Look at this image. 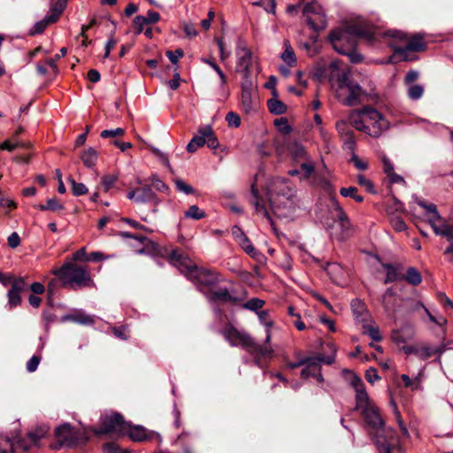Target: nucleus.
I'll return each instance as SVG.
<instances>
[{"instance_id":"nucleus-1","label":"nucleus","mask_w":453,"mask_h":453,"mask_svg":"<svg viewBox=\"0 0 453 453\" xmlns=\"http://www.w3.org/2000/svg\"><path fill=\"white\" fill-rule=\"evenodd\" d=\"M220 334L232 347L241 346L245 349L253 357L255 365L259 368H264L273 356L274 350L271 345L272 333L269 330L263 344L257 342L247 332L240 331L231 324L224 326Z\"/></svg>"},{"instance_id":"nucleus-2","label":"nucleus","mask_w":453,"mask_h":453,"mask_svg":"<svg viewBox=\"0 0 453 453\" xmlns=\"http://www.w3.org/2000/svg\"><path fill=\"white\" fill-rule=\"evenodd\" d=\"M378 35V30L372 25L359 22L332 30L328 39L337 52L345 54L357 46L358 39L373 44Z\"/></svg>"},{"instance_id":"nucleus-3","label":"nucleus","mask_w":453,"mask_h":453,"mask_svg":"<svg viewBox=\"0 0 453 453\" xmlns=\"http://www.w3.org/2000/svg\"><path fill=\"white\" fill-rule=\"evenodd\" d=\"M349 122L357 130L378 138L389 128L385 116L372 106H364L349 114Z\"/></svg>"},{"instance_id":"nucleus-4","label":"nucleus","mask_w":453,"mask_h":453,"mask_svg":"<svg viewBox=\"0 0 453 453\" xmlns=\"http://www.w3.org/2000/svg\"><path fill=\"white\" fill-rule=\"evenodd\" d=\"M63 288L73 290L95 288L96 283L88 265L75 262H65L59 268L51 271Z\"/></svg>"},{"instance_id":"nucleus-5","label":"nucleus","mask_w":453,"mask_h":453,"mask_svg":"<svg viewBox=\"0 0 453 453\" xmlns=\"http://www.w3.org/2000/svg\"><path fill=\"white\" fill-rule=\"evenodd\" d=\"M385 35L399 39L400 41L406 42L404 46L391 45L394 55L403 61L413 60V58L409 56L410 52L423 51L426 48V43L424 40V37L419 34L408 36L402 31L389 30L385 33Z\"/></svg>"},{"instance_id":"nucleus-6","label":"nucleus","mask_w":453,"mask_h":453,"mask_svg":"<svg viewBox=\"0 0 453 453\" xmlns=\"http://www.w3.org/2000/svg\"><path fill=\"white\" fill-rule=\"evenodd\" d=\"M331 203L334 224L330 227V235L339 242L346 241L354 234L355 228L347 213L334 197L331 198Z\"/></svg>"},{"instance_id":"nucleus-7","label":"nucleus","mask_w":453,"mask_h":453,"mask_svg":"<svg viewBox=\"0 0 453 453\" xmlns=\"http://www.w3.org/2000/svg\"><path fill=\"white\" fill-rule=\"evenodd\" d=\"M57 444L53 447L59 449L61 447L72 448L88 441V437L84 430L75 429L68 423H65L55 429Z\"/></svg>"},{"instance_id":"nucleus-8","label":"nucleus","mask_w":453,"mask_h":453,"mask_svg":"<svg viewBox=\"0 0 453 453\" xmlns=\"http://www.w3.org/2000/svg\"><path fill=\"white\" fill-rule=\"evenodd\" d=\"M418 204L426 210L427 219L436 234L453 239V227L445 224L434 203L426 204L424 201L418 200Z\"/></svg>"},{"instance_id":"nucleus-9","label":"nucleus","mask_w":453,"mask_h":453,"mask_svg":"<svg viewBox=\"0 0 453 453\" xmlns=\"http://www.w3.org/2000/svg\"><path fill=\"white\" fill-rule=\"evenodd\" d=\"M127 428V422L119 413H111L101 418V426L99 428L94 429L96 434H117L124 435L125 429Z\"/></svg>"},{"instance_id":"nucleus-10","label":"nucleus","mask_w":453,"mask_h":453,"mask_svg":"<svg viewBox=\"0 0 453 453\" xmlns=\"http://www.w3.org/2000/svg\"><path fill=\"white\" fill-rule=\"evenodd\" d=\"M303 14L310 27L315 32L324 30L326 27V17L323 8L316 2L307 3L303 10Z\"/></svg>"},{"instance_id":"nucleus-11","label":"nucleus","mask_w":453,"mask_h":453,"mask_svg":"<svg viewBox=\"0 0 453 453\" xmlns=\"http://www.w3.org/2000/svg\"><path fill=\"white\" fill-rule=\"evenodd\" d=\"M204 144L211 149H217L219 145L212 127L209 125L199 127L198 134L195 135L187 145V150L194 153Z\"/></svg>"},{"instance_id":"nucleus-12","label":"nucleus","mask_w":453,"mask_h":453,"mask_svg":"<svg viewBox=\"0 0 453 453\" xmlns=\"http://www.w3.org/2000/svg\"><path fill=\"white\" fill-rule=\"evenodd\" d=\"M202 290L218 284L221 279L218 272L203 267L195 266L187 277Z\"/></svg>"},{"instance_id":"nucleus-13","label":"nucleus","mask_w":453,"mask_h":453,"mask_svg":"<svg viewBox=\"0 0 453 453\" xmlns=\"http://www.w3.org/2000/svg\"><path fill=\"white\" fill-rule=\"evenodd\" d=\"M266 196L271 206H274L280 196L290 199L293 190L285 179L274 178L268 184Z\"/></svg>"},{"instance_id":"nucleus-14","label":"nucleus","mask_w":453,"mask_h":453,"mask_svg":"<svg viewBox=\"0 0 453 453\" xmlns=\"http://www.w3.org/2000/svg\"><path fill=\"white\" fill-rule=\"evenodd\" d=\"M236 72L242 73L245 76L250 74V68L253 63L254 56L247 43L239 40L235 49Z\"/></svg>"},{"instance_id":"nucleus-15","label":"nucleus","mask_w":453,"mask_h":453,"mask_svg":"<svg viewBox=\"0 0 453 453\" xmlns=\"http://www.w3.org/2000/svg\"><path fill=\"white\" fill-rule=\"evenodd\" d=\"M167 257L169 263L177 267L186 277H188L190 271L196 265L189 257L180 249L171 250Z\"/></svg>"},{"instance_id":"nucleus-16","label":"nucleus","mask_w":453,"mask_h":453,"mask_svg":"<svg viewBox=\"0 0 453 453\" xmlns=\"http://www.w3.org/2000/svg\"><path fill=\"white\" fill-rule=\"evenodd\" d=\"M303 361L305 364L301 371V377L303 379H308L311 376H316L317 372H320L321 363L331 365L334 362V357H324L323 355H318L315 357H304Z\"/></svg>"},{"instance_id":"nucleus-17","label":"nucleus","mask_w":453,"mask_h":453,"mask_svg":"<svg viewBox=\"0 0 453 453\" xmlns=\"http://www.w3.org/2000/svg\"><path fill=\"white\" fill-rule=\"evenodd\" d=\"M373 441L380 453H391L398 440L394 430L385 427L384 431L374 434Z\"/></svg>"},{"instance_id":"nucleus-18","label":"nucleus","mask_w":453,"mask_h":453,"mask_svg":"<svg viewBox=\"0 0 453 453\" xmlns=\"http://www.w3.org/2000/svg\"><path fill=\"white\" fill-rule=\"evenodd\" d=\"M362 415L374 434L385 430V423L376 407L372 405L365 406L362 410Z\"/></svg>"},{"instance_id":"nucleus-19","label":"nucleus","mask_w":453,"mask_h":453,"mask_svg":"<svg viewBox=\"0 0 453 453\" xmlns=\"http://www.w3.org/2000/svg\"><path fill=\"white\" fill-rule=\"evenodd\" d=\"M49 428L46 426L36 427L35 430L29 432L27 435L21 438L18 441V447L24 451H28L33 447L39 446L40 441L46 436Z\"/></svg>"},{"instance_id":"nucleus-20","label":"nucleus","mask_w":453,"mask_h":453,"mask_svg":"<svg viewBox=\"0 0 453 453\" xmlns=\"http://www.w3.org/2000/svg\"><path fill=\"white\" fill-rule=\"evenodd\" d=\"M27 284L22 277L13 281L11 285V288L7 292L8 306L10 310H12L21 303V292L25 291Z\"/></svg>"},{"instance_id":"nucleus-21","label":"nucleus","mask_w":453,"mask_h":453,"mask_svg":"<svg viewBox=\"0 0 453 453\" xmlns=\"http://www.w3.org/2000/svg\"><path fill=\"white\" fill-rule=\"evenodd\" d=\"M340 93H347L346 97L342 99V103L346 105L352 106L358 103L361 95V88L357 84L351 82L345 83L342 81L340 84Z\"/></svg>"},{"instance_id":"nucleus-22","label":"nucleus","mask_w":453,"mask_h":453,"mask_svg":"<svg viewBox=\"0 0 453 453\" xmlns=\"http://www.w3.org/2000/svg\"><path fill=\"white\" fill-rule=\"evenodd\" d=\"M127 197L137 203H146L152 202L156 198V194L150 187L144 186L128 191Z\"/></svg>"},{"instance_id":"nucleus-23","label":"nucleus","mask_w":453,"mask_h":453,"mask_svg":"<svg viewBox=\"0 0 453 453\" xmlns=\"http://www.w3.org/2000/svg\"><path fill=\"white\" fill-rule=\"evenodd\" d=\"M250 203L254 205L257 214H260L263 217H265L268 220V222L270 223L272 227L273 228V230L275 231L276 229L274 227V222H273L272 217L270 216L268 211L266 210L265 204L262 203V198L259 195V191H258L255 182L252 183V185H251Z\"/></svg>"},{"instance_id":"nucleus-24","label":"nucleus","mask_w":453,"mask_h":453,"mask_svg":"<svg viewBox=\"0 0 453 453\" xmlns=\"http://www.w3.org/2000/svg\"><path fill=\"white\" fill-rule=\"evenodd\" d=\"M210 299L214 302L239 303L244 299V296H234L226 288H221L212 291Z\"/></svg>"},{"instance_id":"nucleus-25","label":"nucleus","mask_w":453,"mask_h":453,"mask_svg":"<svg viewBox=\"0 0 453 453\" xmlns=\"http://www.w3.org/2000/svg\"><path fill=\"white\" fill-rule=\"evenodd\" d=\"M124 435H127L134 441H144L150 439V433L142 426H133L127 423Z\"/></svg>"},{"instance_id":"nucleus-26","label":"nucleus","mask_w":453,"mask_h":453,"mask_svg":"<svg viewBox=\"0 0 453 453\" xmlns=\"http://www.w3.org/2000/svg\"><path fill=\"white\" fill-rule=\"evenodd\" d=\"M61 16V11L56 10L47 15L43 19L36 22L31 30V35H39L44 32L46 27L52 23H55Z\"/></svg>"},{"instance_id":"nucleus-27","label":"nucleus","mask_w":453,"mask_h":453,"mask_svg":"<svg viewBox=\"0 0 453 453\" xmlns=\"http://www.w3.org/2000/svg\"><path fill=\"white\" fill-rule=\"evenodd\" d=\"M381 303L388 313L394 314L397 308V296L392 288H388L381 296Z\"/></svg>"},{"instance_id":"nucleus-28","label":"nucleus","mask_w":453,"mask_h":453,"mask_svg":"<svg viewBox=\"0 0 453 453\" xmlns=\"http://www.w3.org/2000/svg\"><path fill=\"white\" fill-rule=\"evenodd\" d=\"M360 323L362 324L363 334L369 335L375 342L382 341V335L380 328L375 325L371 318L362 319Z\"/></svg>"},{"instance_id":"nucleus-29","label":"nucleus","mask_w":453,"mask_h":453,"mask_svg":"<svg viewBox=\"0 0 453 453\" xmlns=\"http://www.w3.org/2000/svg\"><path fill=\"white\" fill-rule=\"evenodd\" d=\"M447 347L446 344L442 343L440 346L437 347H431V346H422L418 348V357L426 360L433 356H438L441 357V354L446 350Z\"/></svg>"},{"instance_id":"nucleus-30","label":"nucleus","mask_w":453,"mask_h":453,"mask_svg":"<svg viewBox=\"0 0 453 453\" xmlns=\"http://www.w3.org/2000/svg\"><path fill=\"white\" fill-rule=\"evenodd\" d=\"M356 400H357V409H362L365 406L371 405L369 403V396L367 392L365 391V385L362 380H357V385H356Z\"/></svg>"},{"instance_id":"nucleus-31","label":"nucleus","mask_w":453,"mask_h":453,"mask_svg":"<svg viewBox=\"0 0 453 453\" xmlns=\"http://www.w3.org/2000/svg\"><path fill=\"white\" fill-rule=\"evenodd\" d=\"M80 158L86 167L92 168L96 165L98 153L94 148L89 147L81 152Z\"/></svg>"},{"instance_id":"nucleus-32","label":"nucleus","mask_w":453,"mask_h":453,"mask_svg":"<svg viewBox=\"0 0 453 453\" xmlns=\"http://www.w3.org/2000/svg\"><path fill=\"white\" fill-rule=\"evenodd\" d=\"M30 146L29 142H20L14 137H11L10 139L4 141L0 144V150L13 151L17 149H28Z\"/></svg>"},{"instance_id":"nucleus-33","label":"nucleus","mask_w":453,"mask_h":453,"mask_svg":"<svg viewBox=\"0 0 453 453\" xmlns=\"http://www.w3.org/2000/svg\"><path fill=\"white\" fill-rule=\"evenodd\" d=\"M65 319L87 326L93 325L95 323V319L92 316L88 315L82 311H77L73 314L68 315L65 317Z\"/></svg>"},{"instance_id":"nucleus-34","label":"nucleus","mask_w":453,"mask_h":453,"mask_svg":"<svg viewBox=\"0 0 453 453\" xmlns=\"http://www.w3.org/2000/svg\"><path fill=\"white\" fill-rule=\"evenodd\" d=\"M351 308L357 319L361 322L362 319H370V315L366 311L365 304L358 299L353 300Z\"/></svg>"},{"instance_id":"nucleus-35","label":"nucleus","mask_w":453,"mask_h":453,"mask_svg":"<svg viewBox=\"0 0 453 453\" xmlns=\"http://www.w3.org/2000/svg\"><path fill=\"white\" fill-rule=\"evenodd\" d=\"M284 48L285 50L282 52L280 58L289 66H293L296 62V58L294 50L288 40L284 42Z\"/></svg>"},{"instance_id":"nucleus-36","label":"nucleus","mask_w":453,"mask_h":453,"mask_svg":"<svg viewBox=\"0 0 453 453\" xmlns=\"http://www.w3.org/2000/svg\"><path fill=\"white\" fill-rule=\"evenodd\" d=\"M242 103L245 111L249 112L255 106L254 102L251 98V89L245 84H242Z\"/></svg>"},{"instance_id":"nucleus-37","label":"nucleus","mask_w":453,"mask_h":453,"mask_svg":"<svg viewBox=\"0 0 453 453\" xmlns=\"http://www.w3.org/2000/svg\"><path fill=\"white\" fill-rule=\"evenodd\" d=\"M383 268L386 270V279L384 280L385 284L395 282L400 279H402L397 268L390 264H383Z\"/></svg>"},{"instance_id":"nucleus-38","label":"nucleus","mask_w":453,"mask_h":453,"mask_svg":"<svg viewBox=\"0 0 453 453\" xmlns=\"http://www.w3.org/2000/svg\"><path fill=\"white\" fill-rule=\"evenodd\" d=\"M402 279L413 286L420 284L422 280L419 272L414 267H409Z\"/></svg>"},{"instance_id":"nucleus-39","label":"nucleus","mask_w":453,"mask_h":453,"mask_svg":"<svg viewBox=\"0 0 453 453\" xmlns=\"http://www.w3.org/2000/svg\"><path fill=\"white\" fill-rule=\"evenodd\" d=\"M424 86L421 84H413L407 86V96L411 101L419 100L424 95Z\"/></svg>"},{"instance_id":"nucleus-40","label":"nucleus","mask_w":453,"mask_h":453,"mask_svg":"<svg viewBox=\"0 0 453 453\" xmlns=\"http://www.w3.org/2000/svg\"><path fill=\"white\" fill-rule=\"evenodd\" d=\"M267 107L271 113H273L276 115L283 114L287 111L286 104L276 98H272V99L268 100Z\"/></svg>"},{"instance_id":"nucleus-41","label":"nucleus","mask_w":453,"mask_h":453,"mask_svg":"<svg viewBox=\"0 0 453 453\" xmlns=\"http://www.w3.org/2000/svg\"><path fill=\"white\" fill-rule=\"evenodd\" d=\"M401 379L406 388H410L412 391L420 390L422 388L419 376L411 379L407 374H402Z\"/></svg>"},{"instance_id":"nucleus-42","label":"nucleus","mask_w":453,"mask_h":453,"mask_svg":"<svg viewBox=\"0 0 453 453\" xmlns=\"http://www.w3.org/2000/svg\"><path fill=\"white\" fill-rule=\"evenodd\" d=\"M185 218L194 220L204 219L206 213L203 210L200 209L197 205H191L185 212Z\"/></svg>"},{"instance_id":"nucleus-43","label":"nucleus","mask_w":453,"mask_h":453,"mask_svg":"<svg viewBox=\"0 0 453 453\" xmlns=\"http://www.w3.org/2000/svg\"><path fill=\"white\" fill-rule=\"evenodd\" d=\"M41 211H58L64 209V205L57 198H50L45 204L38 205Z\"/></svg>"},{"instance_id":"nucleus-44","label":"nucleus","mask_w":453,"mask_h":453,"mask_svg":"<svg viewBox=\"0 0 453 453\" xmlns=\"http://www.w3.org/2000/svg\"><path fill=\"white\" fill-rule=\"evenodd\" d=\"M340 194L344 197H351L357 203L364 201V197L357 194V188L356 187L342 188Z\"/></svg>"},{"instance_id":"nucleus-45","label":"nucleus","mask_w":453,"mask_h":453,"mask_svg":"<svg viewBox=\"0 0 453 453\" xmlns=\"http://www.w3.org/2000/svg\"><path fill=\"white\" fill-rule=\"evenodd\" d=\"M192 439V434L188 432H182L178 436V441L181 443L183 453H194L189 441Z\"/></svg>"},{"instance_id":"nucleus-46","label":"nucleus","mask_w":453,"mask_h":453,"mask_svg":"<svg viewBox=\"0 0 453 453\" xmlns=\"http://www.w3.org/2000/svg\"><path fill=\"white\" fill-rule=\"evenodd\" d=\"M254 6L262 7L266 12L275 14L276 2L275 0H258L252 3Z\"/></svg>"},{"instance_id":"nucleus-47","label":"nucleus","mask_w":453,"mask_h":453,"mask_svg":"<svg viewBox=\"0 0 453 453\" xmlns=\"http://www.w3.org/2000/svg\"><path fill=\"white\" fill-rule=\"evenodd\" d=\"M239 244L251 257L257 258V257L259 255L248 237H243V240H239Z\"/></svg>"},{"instance_id":"nucleus-48","label":"nucleus","mask_w":453,"mask_h":453,"mask_svg":"<svg viewBox=\"0 0 453 453\" xmlns=\"http://www.w3.org/2000/svg\"><path fill=\"white\" fill-rule=\"evenodd\" d=\"M119 176L117 174H105L101 179L104 190L109 192L110 189L114 186L118 180Z\"/></svg>"},{"instance_id":"nucleus-49","label":"nucleus","mask_w":453,"mask_h":453,"mask_svg":"<svg viewBox=\"0 0 453 453\" xmlns=\"http://www.w3.org/2000/svg\"><path fill=\"white\" fill-rule=\"evenodd\" d=\"M72 186V192L73 196H80L88 193V188L83 183L76 182L72 177L68 179Z\"/></svg>"},{"instance_id":"nucleus-50","label":"nucleus","mask_w":453,"mask_h":453,"mask_svg":"<svg viewBox=\"0 0 453 453\" xmlns=\"http://www.w3.org/2000/svg\"><path fill=\"white\" fill-rule=\"evenodd\" d=\"M265 305V301L257 297L251 298L243 304V308L258 312Z\"/></svg>"},{"instance_id":"nucleus-51","label":"nucleus","mask_w":453,"mask_h":453,"mask_svg":"<svg viewBox=\"0 0 453 453\" xmlns=\"http://www.w3.org/2000/svg\"><path fill=\"white\" fill-rule=\"evenodd\" d=\"M335 127H336V130L339 133L341 138H343V137H346V136H349V135L354 134L353 131L349 127L348 122L345 120L337 121L335 124Z\"/></svg>"},{"instance_id":"nucleus-52","label":"nucleus","mask_w":453,"mask_h":453,"mask_svg":"<svg viewBox=\"0 0 453 453\" xmlns=\"http://www.w3.org/2000/svg\"><path fill=\"white\" fill-rule=\"evenodd\" d=\"M274 125L281 134H288L292 131V128L286 118H280L275 119Z\"/></svg>"},{"instance_id":"nucleus-53","label":"nucleus","mask_w":453,"mask_h":453,"mask_svg":"<svg viewBox=\"0 0 453 453\" xmlns=\"http://www.w3.org/2000/svg\"><path fill=\"white\" fill-rule=\"evenodd\" d=\"M259 321L266 327L265 334L267 330L271 332V327L273 326V321L270 319L267 311H261L257 312Z\"/></svg>"},{"instance_id":"nucleus-54","label":"nucleus","mask_w":453,"mask_h":453,"mask_svg":"<svg viewBox=\"0 0 453 453\" xmlns=\"http://www.w3.org/2000/svg\"><path fill=\"white\" fill-rule=\"evenodd\" d=\"M390 224L394 230H395L396 232H403L407 229L406 223L399 216L392 217L390 219Z\"/></svg>"},{"instance_id":"nucleus-55","label":"nucleus","mask_w":453,"mask_h":453,"mask_svg":"<svg viewBox=\"0 0 453 453\" xmlns=\"http://www.w3.org/2000/svg\"><path fill=\"white\" fill-rule=\"evenodd\" d=\"M357 183L363 188H365L367 192L371 194L376 193L372 182L369 179L365 178L364 175L360 174L357 176Z\"/></svg>"},{"instance_id":"nucleus-56","label":"nucleus","mask_w":453,"mask_h":453,"mask_svg":"<svg viewBox=\"0 0 453 453\" xmlns=\"http://www.w3.org/2000/svg\"><path fill=\"white\" fill-rule=\"evenodd\" d=\"M174 183L178 191L182 192L186 195H190L194 193L193 188L188 183H186L184 180L177 179L175 180Z\"/></svg>"},{"instance_id":"nucleus-57","label":"nucleus","mask_w":453,"mask_h":453,"mask_svg":"<svg viewBox=\"0 0 453 453\" xmlns=\"http://www.w3.org/2000/svg\"><path fill=\"white\" fill-rule=\"evenodd\" d=\"M226 121L231 127H238L241 125V118L234 111H229L226 116Z\"/></svg>"},{"instance_id":"nucleus-58","label":"nucleus","mask_w":453,"mask_h":453,"mask_svg":"<svg viewBox=\"0 0 453 453\" xmlns=\"http://www.w3.org/2000/svg\"><path fill=\"white\" fill-rule=\"evenodd\" d=\"M343 142V149L348 150L354 153L356 149V139L354 134L342 138Z\"/></svg>"},{"instance_id":"nucleus-59","label":"nucleus","mask_w":453,"mask_h":453,"mask_svg":"<svg viewBox=\"0 0 453 453\" xmlns=\"http://www.w3.org/2000/svg\"><path fill=\"white\" fill-rule=\"evenodd\" d=\"M112 333L117 338L121 340H127L129 337L127 326H126L113 327Z\"/></svg>"},{"instance_id":"nucleus-60","label":"nucleus","mask_w":453,"mask_h":453,"mask_svg":"<svg viewBox=\"0 0 453 453\" xmlns=\"http://www.w3.org/2000/svg\"><path fill=\"white\" fill-rule=\"evenodd\" d=\"M125 134V130L123 128L118 127L116 129L111 130H104L101 132L100 136L102 138H109L115 136H122Z\"/></svg>"},{"instance_id":"nucleus-61","label":"nucleus","mask_w":453,"mask_h":453,"mask_svg":"<svg viewBox=\"0 0 453 453\" xmlns=\"http://www.w3.org/2000/svg\"><path fill=\"white\" fill-rule=\"evenodd\" d=\"M40 361H41V357L39 356H33L27 362V372H34L35 371H36L39 364H40Z\"/></svg>"},{"instance_id":"nucleus-62","label":"nucleus","mask_w":453,"mask_h":453,"mask_svg":"<svg viewBox=\"0 0 453 453\" xmlns=\"http://www.w3.org/2000/svg\"><path fill=\"white\" fill-rule=\"evenodd\" d=\"M166 56L173 64H176L184 56V52L181 49H177L174 51H166Z\"/></svg>"},{"instance_id":"nucleus-63","label":"nucleus","mask_w":453,"mask_h":453,"mask_svg":"<svg viewBox=\"0 0 453 453\" xmlns=\"http://www.w3.org/2000/svg\"><path fill=\"white\" fill-rule=\"evenodd\" d=\"M419 73L416 70L409 71L404 77V84L406 86L416 84L415 81L418 79Z\"/></svg>"},{"instance_id":"nucleus-64","label":"nucleus","mask_w":453,"mask_h":453,"mask_svg":"<svg viewBox=\"0 0 453 453\" xmlns=\"http://www.w3.org/2000/svg\"><path fill=\"white\" fill-rule=\"evenodd\" d=\"M7 243L10 248L16 249L20 244L19 235L16 232L12 233L7 238Z\"/></svg>"}]
</instances>
